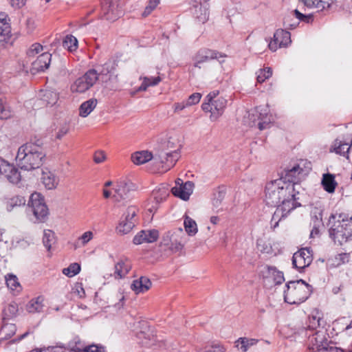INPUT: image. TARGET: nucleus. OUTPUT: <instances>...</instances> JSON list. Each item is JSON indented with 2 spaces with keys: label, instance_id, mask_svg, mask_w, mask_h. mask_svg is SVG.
Segmentation results:
<instances>
[{
  "label": "nucleus",
  "instance_id": "obj_51",
  "mask_svg": "<svg viewBox=\"0 0 352 352\" xmlns=\"http://www.w3.org/2000/svg\"><path fill=\"white\" fill-rule=\"evenodd\" d=\"M72 350L76 352H100L99 347L96 345H89L85 347L76 346Z\"/></svg>",
  "mask_w": 352,
  "mask_h": 352
},
{
  "label": "nucleus",
  "instance_id": "obj_54",
  "mask_svg": "<svg viewBox=\"0 0 352 352\" xmlns=\"http://www.w3.org/2000/svg\"><path fill=\"white\" fill-rule=\"evenodd\" d=\"M201 98L199 93H194L190 95L188 100L186 101L188 107L197 104Z\"/></svg>",
  "mask_w": 352,
  "mask_h": 352
},
{
  "label": "nucleus",
  "instance_id": "obj_9",
  "mask_svg": "<svg viewBox=\"0 0 352 352\" xmlns=\"http://www.w3.org/2000/svg\"><path fill=\"white\" fill-rule=\"evenodd\" d=\"M28 206L32 208L35 217L43 221L47 215V208L43 196L38 192H34L30 197Z\"/></svg>",
  "mask_w": 352,
  "mask_h": 352
},
{
  "label": "nucleus",
  "instance_id": "obj_52",
  "mask_svg": "<svg viewBox=\"0 0 352 352\" xmlns=\"http://www.w3.org/2000/svg\"><path fill=\"white\" fill-rule=\"evenodd\" d=\"M160 0H150L148 6L145 8L144 11L142 13L143 16H147L151 13V12L157 7L160 3Z\"/></svg>",
  "mask_w": 352,
  "mask_h": 352
},
{
  "label": "nucleus",
  "instance_id": "obj_50",
  "mask_svg": "<svg viewBox=\"0 0 352 352\" xmlns=\"http://www.w3.org/2000/svg\"><path fill=\"white\" fill-rule=\"evenodd\" d=\"M10 116V111L3 98L0 96V118L7 119Z\"/></svg>",
  "mask_w": 352,
  "mask_h": 352
},
{
  "label": "nucleus",
  "instance_id": "obj_27",
  "mask_svg": "<svg viewBox=\"0 0 352 352\" xmlns=\"http://www.w3.org/2000/svg\"><path fill=\"white\" fill-rule=\"evenodd\" d=\"M131 264L128 261H120L115 265L113 276L116 279L124 278L130 271Z\"/></svg>",
  "mask_w": 352,
  "mask_h": 352
},
{
  "label": "nucleus",
  "instance_id": "obj_1",
  "mask_svg": "<svg viewBox=\"0 0 352 352\" xmlns=\"http://www.w3.org/2000/svg\"><path fill=\"white\" fill-rule=\"evenodd\" d=\"M296 192L294 184L287 183L283 178L272 181L266 185V204L277 206L271 220V227L273 229H275L279 221L296 207Z\"/></svg>",
  "mask_w": 352,
  "mask_h": 352
},
{
  "label": "nucleus",
  "instance_id": "obj_45",
  "mask_svg": "<svg viewBox=\"0 0 352 352\" xmlns=\"http://www.w3.org/2000/svg\"><path fill=\"white\" fill-rule=\"evenodd\" d=\"M272 75V70L270 67L261 69L256 72V80L259 83L263 82Z\"/></svg>",
  "mask_w": 352,
  "mask_h": 352
},
{
  "label": "nucleus",
  "instance_id": "obj_40",
  "mask_svg": "<svg viewBox=\"0 0 352 352\" xmlns=\"http://www.w3.org/2000/svg\"><path fill=\"white\" fill-rule=\"evenodd\" d=\"M6 281L8 288L12 291L19 292L21 290V286L17 277L13 274H8L6 276Z\"/></svg>",
  "mask_w": 352,
  "mask_h": 352
},
{
  "label": "nucleus",
  "instance_id": "obj_8",
  "mask_svg": "<svg viewBox=\"0 0 352 352\" xmlns=\"http://www.w3.org/2000/svg\"><path fill=\"white\" fill-rule=\"evenodd\" d=\"M98 78L97 72L95 69H90L74 82L71 86V90L72 92L84 93L94 85Z\"/></svg>",
  "mask_w": 352,
  "mask_h": 352
},
{
  "label": "nucleus",
  "instance_id": "obj_18",
  "mask_svg": "<svg viewBox=\"0 0 352 352\" xmlns=\"http://www.w3.org/2000/svg\"><path fill=\"white\" fill-rule=\"evenodd\" d=\"M159 232L156 230H142L133 238V243L140 245L143 243H153L157 241Z\"/></svg>",
  "mask_w": 352,
  "mask_h": 352
},
{
  "label": "nucleus",
  "instance_id": "obj_20",
  "mask_svg": "<svg viewBox=\"0 0 352 352\" xmlns=\"http://www.w3.org/2000/svg\"><path fill=\"white\" fill-rule=\"evenodd\" d=\"M51 58L52 54L48 52L41 54L36 60L32 63V72H43L47 69L51 62Z\"/></svg>",
  "mask_w": 352,
  "mask_h": 352
},
{
  "label": "nucleus",
  "instance_id": "obj_38",
  "mask_svg": "<svg viewBox=\"0 0 352 352\" xmlns=\"http://www.w3.org/2000/svg\"><path fill=\"white\" fill-rule=\"evenodd\" d=\"M184 226L186 232L190 236H194L198 231L195 221L187 215L184 216Z\"/></svg>",
  "mask_w": 352,
  "mask_h": 352
},
{
  "label": "nucleus",
  "instance_id": "obj_39",
  "mask_svg": "<svg viewBox=\"0 0 352 352\" xmlns=\"http://www.w3.org/2000/svg\"><path fill=\"white\" fill-rule=\"evenodd\" d=\"M333 150L340 155L345 156L349 153L351 146L347 142L336 140L333 145Z\"/></svg>",
  "mask_w": 352,
  "mask_h": 352
},
{
  "label": "nucleus",
  "instance_id": "obj_61",
  "mask_svg": "<svg viewBox=\"0 0 352 352\" xmlns=\"http://www.w3.org/2000/svg\"><path fill=\"white\" fill-rule=\"evenodd\" d=\"M26 25L30 32H32L36 28V22L33 19H28L26 21Z\"/></svg>",
  "mask_w": 352,
  "mask_h": 352
},
{
  "label": "nucleus",
  "instance_id": "obj_24",
  "mask_svg": "<svg viewBox=\"0 0 352 352\" xmlns=\"http://www.w3.org/2000/svg\"><path fill=\"white\" fill-rule=\"evenodd\" d=\"M194 14L195 15L196 18H197L198 20L202 23H206L209 17L208 3L206 2H204V3H197L196 5H194Z\"/></svg>",
  "mask_w": 352,
  "mask_h": 352
},
{
  "label": "nucleus",
  "instance_id": "obj_3",
  "mask_svg": "<svg viewBox=\"0 0 352 352\" xmlns=\"http://www.w3.org/2000/svg\"><path fill=\"white\" fill-rule=\"evenodd\" d=\"M331 225L329 233L335 243L342 245L352 236V217L340 213L332 214L329 218Z\"/></svg>",
  "mask_w": 352,
  "mask_h": 352
},
{
  "label": "nucleus",
  "instance_id": "obj_7",
  "mask_svg": "<svg viewBox=\"0 0 352 352\" xmlns=\"http://www.w3.org/2000/svg\"><path fill=\"white\" fill-rule=\"evenodd\" d=\"M186 236L182 228H179L176 232H166L162 238V244L172 251L178 252L181 250L185 244Z\"/></svg>",
  "mask_w": 352,
  "mask_h": 352
},
{
  "label": "nucleus",
  "instance_id": "obj_30",
  "mask_svg": "<svg viewBox=\"0 0 352 352\" xmlns=\"http://www.w3.org/2000/svg\"><path fill=\"white\" fill-rule=\"evenodd\" d=\"M302 2L308 8H316L319 10H322L329 8L333 2V0H301Z\"/></svg>",
  "mask_w": 352,
  "mask_h": 352
},
{
  "label": "nucleus",
  "instance_id": "obj_23",
  "mask_svg": "<svg viewBox=\"0 0 352 352\" xmlns=\"http://www.w3.org/2000/svg\"><path fill=\"white\" fill-rule=\"evenodd\" d=\"M302 168L299 164L293 166L285 170V175L283 178L287 183H292L296 186V181L298 179L299 175L302 173Z\"/></svg>",
  "mask_w": 352,
  "mask_h": 352
},
{
  "label": "nucleus",
  "instance_id": "obj_49",
  "mask_svg": "<svg viewBox=\"0 0 352 352\" xmlns=\"http://www.w3.org/2000/svg\"><path fill=\"white\" fill-rule=\"evenodd\" d=\"M69 126L67 123L60 124L55 131V137L56 139H62L69 131Z\"/></svg>",
  "mask_w": 352,
  "mask_h": 352
},
{
  "label": "nucleus",
  "instance_id": "obj_31",
  "mask_svg": "<svg viewBox=\"0 0 352 352\" xmlns=\"http://www.w3.org/2000/svg\"><path fill=\"white\" fill-rule=\"evenodd\" d=\"M97 100L91 98L84 102L79 108V115L82 117H87L96 108Z\"/></svg>",
  "mask_w": 352,
  "mask_h": 352
},
{
  "label": "nucleus",
  "instance_id": "obj_12",
  "mask_svg": "<svg viewBox=\"0 0 352 352\" xmlns=\"http://www.w3.org/2000/svg\"><path fill=\"white\" fill-rule=\"evenodd\" d=\"M0 175H3L10 182L17 184L21 181V174L13 165L0 158Z\"/></svg>",
  "mask_w": 352,
  "mask_h": 352
},
{
  "label": "nucleus",
  "instance_id": "obj_44",
  "mask_svg": "<svg viewBox=\"0 0 352 352\" xmlns=\"http://www.w3.org/2000/svg\"><path fill=\"white\" fill-rule=\"evenodd\" d=\"M257 248L263 253L270 254L273 252L270 241L263 239L257 241Z\"/></svg>",
  "mask_w": 352,
  "mask_h": 352
},
{
  "label": "nucleus",
  "instance_id": "obj_58",
  "mask_svg": "<svg viewBox=\"0 0 352 352\" xmlns=\"http://www.w3.org/2000/svg\"><path fill=\"white\" fill-rule=\"evenodd\" d=\"M187 103L186 101H183L181 102H177L173 104L174 111L178 112L188 107Z\"/></svg>",
  "mask_w": 352,
  "mask_h": 352
},
{
  "label": "nucleus",
  "instance_id": "obj_64",
  "mask_svg": "<svg viewBox=\"0 0 352 352\" xmlns=\"http://www.w3.org/2000/svg\"><path fill=\"white\" fill-rule=\"evenodd\" d=\"M31 352H52V349H50V348H47V349H34V350L31 351Z\"/></svg>",
  "mask_w": 352,
  "mask_h": 352
},
{
  "label": "nucleus",
  "instance_id": "obj_43",
  "mask_svg": "<svg viewBox=\"0 0 352 352\" xmlns=\"http://www.w3.org/2000/svg\"><path fill=\"white\" fill-rule=\"evenodd\" d=\"M63 45L64 48L70 52L75 51L78 47V41L76 37L72 35H67L63 40Z\"/></svg>",
  "mask_w": 352,
  "mask_h": 352
},
{
  "label": "nucleus",
  "instance_id": "obj_59",
  "mask_svg": "<svg viewBox=\"0 0 352 352\" xmlns=\"http://www.w3.org/2000/svg\"><path fill=\"white\" fill-rule=\"evenodd\" d=\"M318 352H344L342 350L331 346L330 347H322L320 349Z\"/></svg>",
  "mask_w": 352,
  "mask_h": 352
},
{
  "label": "nucleus",
  "instance_id": "obj_29",
  "mask_svg": "<svg viewBox=\"0 0 352 352\" xmlns=\"http://www.w3.org/2000/svg\"><path fill=\"white\" fill-rule=\"evenodd\" d=\"M152 157L151 153L147 151H142L134 153L131 156V160L134 164L140 165L150 161Z\"/></svg>",
  "mask_w": 352,
  "mask_h": 352
},
{
  "label": "nucleus",
  "instance_id": "obj_19",
  "mask_svg": "<svg viewBox=\"0 0 352 352\" xmlns=\"http://www.w3.org/2000/svg\"><path fill=\"white\" fill-rule=\"evenodd\" d=\"M194 184L192 182H186L179 186H175L172 188L173 194L182 199L187 201L189 199L190 195L193 192Z\"/></svg>",
  "mask_w": 352,
  "mask_h": 352
},
{
  "label": "nucleus",
  "instance_id": "obj_56",
  "mask_svg": "<svg viewBox=\"0 0 352 352\" xmlns=\"http://www.w3.org/2000/svg\"><path fill=\"white\" fill-rule=\"evenodd\" d=\"M106 160V155L102 151H96L94 156V160L96 163L100 164Z\"/></svg>",
  "mask_w": 352,
  "mask_h": 352
},
{
  "label": "nucleus",
  "instance_id": "obj_46",
  "mask_svg": "<svg viewBox=\"0 0 352 352\" xmlns=\"http://www.w3.org/2000/svg\"><path fill=\"white\" fill-rule=\"evenodd\" d=\"M80 271V266L77 263H74L69 265L68 267L63 270V274L68 277H73L78 274Z\"/></svg>",
  "mask_w": 352,
  "mask_h": 352
},
{
  "label": "nucleus",
  "instance_id": "obj_62",
  "mask_svg": "<svg viewBox=\"0 0 352 352\" xmlns=\"http://www.w3.org/2000/svg\"><path fill=\"white\" fill-rule=\"evenodd\" d=\"M268 47L272 51H276L278 49V47H280L278 45V41H276L274 36V39L269 43Z\"/></svg>",
  "mask_w": 352,
  "mask_h": 352
},
{
  "label": "nucleus",
  "instance_id": "obj_37",
  "mask_svg": "<svg viewBox=\"0 0 352 352\" xmlns=\"http://www.w3.org/2000/svg\"><path fill=\"white\" fill-rule=\"evenodd\" d=\"M41 97L43 102L50 105L55 104L58 99V94L51 90L41 91Z\"/></svg>",
  "mask_w": 352,
  "mask_h": 352
},
{
  "label": "nucleus",
  "instance_id": "obj_53",
  "mask_svg": "<svg viewBox=\"0 0 352 352\" xmlns=\"http://www.w3.org/2000/svg\"><path fill=\"white\" fill-rule=\"evenodd\" d=\"M43 50V46L39 43H34L27 52L29 57L34 56Z\"/></svg>",
  "mask_w": 352,
  "mask_h": 352
},
{
  "label": "nucleus",
  "instance_id": "obj_22",
  "mask_svg": "<svg viewBox=\"0 0 352 352\" xmlns=\"http://www.w3.org/2000/svg\"><path fill=\"white\" fill-rule=\"evenodd\" d=\"M151 282L149 278L141 276L139 279L133 280L131 289L136 294L144 293L151 287Z\"/></svg>",
  "mask_w": 352,
  "mask_h": 352
},
{
  "label": "nucleus",
  "instance_id": "obj_26",
  "mask_svg": "<svg viewBox=\"0 0 352 352\" xmlns=\"http://www.w3.org/2000/svg\"><path fill=\"white\" fill-rule=\"evenodd\" d=\"M216 58H217V52L207 49L201 50L197 55L195 66L201 68L200 64Z\"/></svg>",
  "mask_w": 352,
  "mask_h": 352
},
{
  "label": "nucleus",
  "instance_id": "obj_15",
  "mask_svg": "<svg viewBox=\"0 0 352 352\" xmlns=\"http://www.w3.org/2000/svg\"><path fill=\"white\" fill-rule=\"evenodd\" d=\"M135 190V185L126 180H120L116 188V198L117 201L120 199H126L130 198L131 192Z\"/></svg>",
  "mask_w": 352,
  "mask_h": 352
},
{
  "label": "nucleus",
  "instance_id": "obj_33",
  "mask_svg": "<svg viewBox=\"0 0 352 352\" xmlns=\"http://www.w3.org/2000/svg\"><path fill=\"white\" fill-rule=\"evenodd\" d=\"M25 199L21 196H13L7 199L6 201V207L8 211H12L14 208L24 206L25 204Z\"/></svg>",
  "mask_w": 352,
  "mask_h": 352
},
{
  "label": "nucleus",
  "instance_id": "obj_36",
  "mask_svg": "<svg viewBox=\"0 0 352 352\" xmlns=\"http://www.w3.org/2000/svg\"><path fill=\"white\" fill-rule=\"evenodd\" d=\"M16 331L14 324H4L0 329V340H6L11 338Z\"/></svg>",
  "mask_w": 352,
  "mask_h": 352
},
{
  "label": "nucleus",
  "instance_id": "obj_34",
  "mask_svg": "<svg viewBox=\"0 0 352 352\" xmlns=\"http://www.w3.org/2000/svg\"><path fill=\"white\" fill-rule=\"evenodd\" d=\"M267 278H271L275 284H281L285 278L282 272L278 271L274 267H267Z\"/></svg>",
  "mask_w": 352,
  "mask_h": 352
},
{
  "label": "nucleus",
  "instance_id": "obj_11",
  "mask_svg": "<svg viewBox=\"0 0 352 352\" xmlns=\"http://www.w3.org/2000/svg\"><path fill=\"white\" fill-rule=\"evenodd\" d=\"M137 212L135 206H129L126 212L124 214L119 225L116 228L117 232L120 234H126L133 228L135 223L133 218Z\"/></svg>",
  "mask_w": 352,
  "mask_h": 352
},
{
  "label": "nucleus",
  "instance_id": "obj_47",
  "mask_svg": "<svg viewBox=\"0 0 352 352\" xmlns=\"http://www.w3.org/2000/svg\"><path fill=\"white\" fill-rule=\"evenodd\" d=\"M94 237V234L91 231H87L84 232L78 239L76 247L86 245Z\"/></svg>",
  "mask_w": 352,
  "mask_h": 352
},
{
  "label": "nucleus",
  "instance_id": "obj_60",
  "mask_svg": "<svg viewBox=\"0 0 352 352\" xmlns=\"http://www.w3.org/2000/svg\"><path fill=\"white\" fill-rule=\"evenodd\" d=\"M11 6L14 8H20L25 5V0H10Z\"/></svg>",
  "mask_w": 352,
  "mask_h": 352
},
{
  "label": "nucleus",
  "instance_id": "obj_63",
  "mask_svg": "<svg viewBox=\"0 0 352 352\" xmlns=\"http://www.w3.org/2000/svg\"><path fill=\"white\" fill-rule=\"evenodd\" d=\"M294 14L295 16L300 21H305L308 18L307 16L300 13L298 10H294Z\"/></svg>",
  "mask_w": 352,
  "mask_h": 352
},
{
  "label": "nucleus",
  "instance_id": "obj_25",
  "mask_svg": "<svg viewBox=\"0 0 352 352\" xmlns=\"http://www.w3.org/2000/svg\"><path fill=\"white\" fill-rule=\"evenodd\" d=\"M258 342V339L241 337L235 341L234 344L235 347L237 348L239 351L247 352L252 346L256 345Z\"/></svg>",
  "mask_w": 352,
  "mask_h": 352
},
{
  "label": "nucleus",
  "instance_id": "obj_35",
  "mask_svg": "<svg viewBox=\"0 0 352 352\" xmlns=\"http://www.w3.org/2000/svg\"><path fill=\"white\" fill-rule=\"evenodd\" d=\"M43 298L38 296L32 299L27 305V311L30 313L40 312L43 307Z\"/></svg>",
  "mask_w": 352,
  "mask_h": 352
},
{
  "label": "nucleus",
  "instance_id": "obj_10",
  "mask_svg": "<svg viewBox=\"0 0 352 352\" xmlns=\"http://www.w3.org/2000/svg\"><path fill=\"white\" fill-rule=\"evenodd\" d=\"M98 79L102 82L111 85L117 82L118 74L116 73V64L114 61H107L99 69Z\"/></svg>",
  "mask_w": 352,
  "mask_h": 352
},
{
  "label": "nucleus",
  "instance_id": "obj_48",
  "mask_svg": "<svg viewBox=\"0 0 352 352\" xmlns=\"http://www.w3.org/2000/svg\"><path fill=\"white\" fill-rule=\"evenodd\" d=\"M5 317L9 318L14 317L18 313V305L15 302L9 304L3 311Z\"/></svg>",
  "mask_w": 352,
  "mask_h": 352
},
{
  "label": "nucleus",
  "instance_id": "obj_57",
  "mask_svg": "<svg viewBox=\"0 0 352 352\" xmlns=\"http://www.w3.org/2000/svg\"><path fill=\"white\" fill-rule=\"evenodd\" d=\"M336 260L338 261L337 265L343 264L349 262V254L347 253H342L338 255L336 258Z\"/></svg>",
  "mask_w": 352,
  "mask_h": 352
},
{
  "label": "nucleus",
  "instance_id": "obj_14",
  "mask_svg": "<svg viewBox=\"0 0 352 352\" xmlns=\"http://www.w3.org/2000/svg\"><path fill=\"white\" fill-rule=\"evenodd\" d=\"M166 150L169 151L166 153V161L170 162L171 166H173L179 158L178 151L181 148L180 141L177 137H170L166 142L165 145Z\"/></svg>",
  "mask_w": 352,
  "mask_h": 352
},
{
  "label": "nucleus",
  "instance_id": "obj_17",
  "mask_svg": "<svg viewBox=\"0 0 352 352\" xmlns=\"http://www.w3.org/2000/svg\"><path fill=\"white\" fill-rule=\"evenodd\" d=\"M10 19L6 13L0 12V46H3L10 38Z\"/></svg>",
  "mask_w": 352,
  "mask_h": 352
},
{
  "label": "nucleus",
  "instance_id": "obj_4",
  "mask_svg": "<svg viewBox=\"0 0 352 352\" xmlns=\"http://www.w3.org/2000/svg\"><path fill=\"white\" fill-rule=\"evenodd\" d=\"M284 290L285 302L291 305L305 302L311 294V286L302 280L289 281Z\"/></svg>",
  "mask_w": 352,
  "mask_h": 352
},
{
  "label": "nucleus",
  "instance_id": "obj_2",
  "mask_svg": "<svg viewBox=\"0 0 352 352\" xmlns=\"http://www.w3.org/2000/svg\"><path fill=\"white\" fill-rule=\"evenodd\" d=\"M45 157V153L41 146L26 143L19 148L16 161L21 169L31 170L40 168Z\"/></svg>",
  "mask_w": 352,
  "mask_h": 352
},
{
  "label": "nucleus",
  "instance_id": "obj_16",
  "mask_svg": "<svg viewBox=\"0 0 352 352\" xmlns=\"http://www.w3.org/2000/svg\"><path fill=\"white\" fill-rule=\"evenodd\" d=\"M309 349L312 352H318L322 347H330L327 344L325 333L323 331H316L312 336H309Z\"/></svg>",
  "mask_w": 352,
  "mask_h": 352
},
{
  "label": "nucleus",
  "instance_id": "obj_13",
  "mask_svg": "<svg viewBox=\"0 0 352 352\" xmlns=\"http://www.w3.org/2000/svg\"><path fill=\"white\" fill-rule=\"evenodd\" d=\"M312 255L308 248H302L295 252L292 257L293 266L298 270L308 267L312 262Z\"/></svg>",
  "mask_w": 352,
  "mask_h": 352
},
{
  "label": "nucleus",
  "instance_id": "obj_32",
  "mask_svg": "<svg viewBox=\"0 0 352 352\" xmlns=\"http://www.w3.org/2000/svg\"><path fill=\"white\" fill-rule=\"evenodd\" d=\"M276 41H278L280 47H286L291 43L290 33L283 30H278L274 33Z\"/></svg>",
  "mask_w": 352,
  "mask_h": 352
},
{
  "label": "nucleus",
  "instance_id": "obj_21",
  "mask_svg": "<svg viewBox=\"0 0 352 352\" xmlns=\"http://www.w3.org/2000/svg\"><path fill=\"white\" fill-rule=\"evenodd\" d=\"M41 182L47 190L55 189L59 182L58 177L47 169L42 171Z\"/></svg>",
  "mask_w": 352,
  "mask_h": 352
},
{
  "label": "nucleus",
  "instance_id": "obj_6",
  "mask_svg": "<svg viewBox=\"0 0 352 352\" xmlns=\"http://www.w3.org/2000/svg\"><path fill=\"white\" fill-rule=\"evenodd\" d=\"M272 121V116L269 115L267 107H258L248 113L245 118V123L251 127L257 126L262 131L268 127Z\"/></svg>",
  "mask_w": 352,
  "mask_h": 352
},
{
  "label": "nucleus",
  "instance_id": "obj_5",
  "mask_svg": "<svg viewBox=\"0 0 352 352\" xmlns=\"http://www.w3.org/2000/svg\"><path fill=\"white\" fill-rule=\"evenodd\" d=\"M219 94V91H211L207 95L205 102L201 105L203 111L211 113L212 120H216L221 116L227 105V100Z\"/></svg>",
  "mask_w": 352,
  "mask_h": 352
},
{
  "label": "nucleus",
  "instance_id": "obj_55",
  "mask_svg": "<svg viewBox=\"0 0 352 352\" xmlns=\"http://www.w3.org/2000/svg\"><path fill=\"white\" fill-rule=\"evenodd\" d=\"M225 348L219 344H215L210 346L208 349L204 351L203 349H200L198 350V352H224Z\"/></svg>",
  "mask_w": 352,
  "mask_h": 352
},
{
  "label": "nucleus",
  "instance_id": "obj_41",
  "mask_svg": "<svg viewBox=\"0 0 352 352\" xmlns=\"http://www.w3.org/2000/svg\"><path fill=\"white\" fill-rule=\"evenodd\" d=\"M140 78L143 79V82L138 89L140 91H146L148 87L157 85L161 81V78L159 76L151 78L145 76Z\"/></svg>",
  "mask_w": 352,
  "mask_h": 352
},
{
  "label": "nucleus",
  "instance_id": "obj_42",
  "mask_svg": "<svg viewBox=\"0 0 352 352\" xmlns=\"http://www.w3.org/2000/svg\"><path fill=\"white\" fill-rule=\"evenodd\" d=\"M43 242L47 250H50L52 245L56 242L54 232L51 230H44Z\"/></svg>",
  "mask_w": 352,
  "mask_h": 352
},
{
  "label": "nucleus",
  "instance_id": "obj_28",
  "mask_svg": "<svg viewBox=\"0 0 352 352\" xmlns=\"http://www.w3.org/2000/svg\"><path fill=\"white\" fill-rule=\"evenodd\" d=\"M321 184L324 189L329 193L333 192L337 186L334 175L330 173L323 174Z\"/></svg>",
  "mask_w": 352,
  "mask_h": 352
}]
</instances>
